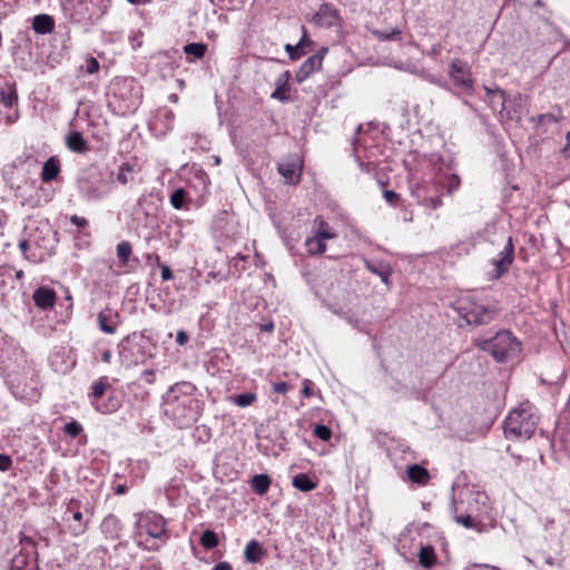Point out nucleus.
<instances>
[{
    "mask_svg": "<svg viewBox=\"0 0 570 570\" xmlns=\"http://www.w3.org/2000/svg\"><path fill=\"white\" fill-rule=\"evenodd\" d=\"M451 512L455 522L466 529L480 531L483 520L492 519L491 507L487 493L468 484L452 485Z\"/></svg>",
    "mask_w": 570,
    "mask_h": 570,
    "instance_id": "obj_1",
    "label": "nucleus"
},
{
    "mask_svg": "<svg viewBox=\"0 0 570 570\" xmlns=\"http://www.w3.org/2000/svg\"><path fill=\"white\" fill-rule=\"evenodd\" d=\"M108 105L117 115L126 116L136 111L142 101V87L135 78H116L110 86Z\"/></svg>",
    "mask_w": 570,
    "mask_h": 570,
    "instance_id": "obj_2",
    "label": "nucleus"
},
{
    "mask_svg": "<svg viewBox=\"0 0 570 570\" xmlns=\"http://www.w3.org/2000/svg\"><path fill=\"white\" fill-rule=\"evenodd\" d=\"M538 422L534 406L530 402H523L504 420V435L510 440H528L534 433Z\"/></svg>",
    "mask_w": 570,
    "mask_h": 570,
    "instance_id": "obj_3",
    "label": "nucleus"
},
{
    "mask_svg": "<svg viewBox=\"0 0 570 570\" xmlns=\"http://www.w3.org/2000/svg\"><path fill=\"white\" fill-rule=\"evenodd\" d=\"M475 345L498 363L508 362L521 352V342L508 330L499 331L490 338H479Z\"/></svg>",
    "mask_w": 570,
    "mask_h": 570,
    "instance_id": "obj_4",
    "label": "nucleus"
},
{
    "mask_svg": "<svg viewBox=\"0 0 570 570\" xmlns=\"http://www.w3.org/2000/svg\"><path fill=\"white\" fill-rule=\"evenodd\" d=\"M112 176V173L107 175L96 167L87 168L78 178L79 193L87 200H100L111 193Z\"/></svg>",
    "mask_w": 570,
    "mask_h": 570,
    "instance_id": "obj_5",
    "label": "nucleus"
},
{
    "mask_svg": "<svg viewBox=\"0 0 570 570\" xmlns=\"http://www.w3.org/2000/svg\"><path fill=\"white\" fill-rule=\"evenodd\" d=\"M135 537L139 546L145 544V547L150 550L158 549V546L155 543L148 546L147 539H163L166 537L164 518L153 512L138 515Z\"/></svg>",
    "mask_w": 570,
    "mask_h": 570,
    "instance_id": "obj_6",
    "label": "nucleus"
},
{
    "mask_svg": "<svg viewBox=\"0 0 570 570\" xmlns=\"http://www.w3.org/2000/svg\"><path fill=\"white\" fill-rule=\"evenodd\" d=\"M449 77L453 86L463 92L472 94L474 91V79L466 62L453 59L449 66Z\"/></svg>",
    "mask_w": 570,
    "mask_h": 570,
    "instance_id": "obj_7",
    "label": "nucleus"
},
{
    "mask_svg": "<svg viewBox=\"0 0 570 570\" xmlns=\"http://www.w3.org/2000/svg\"><path fill=\"white\" fill-rule=\"evenodd\" d=\"M464 311L463 318L470 325H484L492 322L498 316V309L494 306L482 304H470V306H460Z\"/></svg>",
    "mask_w": 570,
    "mask_h": 570,
    "instance_id": "obj_8",
    "label": "nucleus"
},
{
    "mask_svg": "<svg viewBox=\"0 0 570 570\" xmlns=\"http://www.w3.org/2000/svg\"><path fill=\"white\" fill-rule=\"evenodd\" d=\"M312 21L318 27L328 29L341 26V16L332 3H323L320 6Z\"/></svg>",
    "mask_w": 570,
    "mask_h": 570,
    "instance_id": "obj_9",
    "label": "nucleus"
},
{
    "mask_svg": "<svg viewBox=\"0 0 570 570\" xmlns=\"http://www.w3.org/2000/svg\"><path fill=\"white\" fill-rule=\"evenodd\" d=\"M487 91V99L492 109H497L500 107V114L503 116V112H505V117L511 120H519L520 119V112L517 109L509 110L507 108V99H505V92L499 88L491 89L489 87H484Z\"/></svg>",
    "mask_w": 570,
    "mask_h": 570,
    "instance_id": "obj_10",
    "label": "nucleus"
},
{
    "mask_svg": "<svg viewBox=\"0 0 570 570\" xmlns=\"http://www.w3.org/2000/svg\"><path fill=\"white\" fill-rule=\"evenodd\" d=\"M119 357L126 366L138 365L144 362V354L140 346L132 343L129 337H125L118 345Z\"/></svg>",
    "mask_w": 570,
    "mask_h": 570,
    "instance_id": "obj_11",
    "label": "nucleus"
},
{
    "mask_svg": "<svg viewBox=\"0 0 570 570\" xmlns=\"http://www.w3.org/2000/svg\"><path fill=\"white\" fill-rule=\"evenodd\" d=\"M277 169L287 184L295 185L299 183L302 175V166L297 158H295L294 160H287L285 163L278 164Z\"/></svg>",
    "mask_w": 570,
    "mask_h": 570,
    "instance_id": "obj_12",
    "label": "nucleus"
},
{
    "mask_svg": "<svg viewBox=\"0 0 570 570\" xmlns=\"http://www.w3.org/2000/svg\"><path fill=\"white\" fill-rule=\"evenodd\" d=\"M365 268L372 274L379 276L381 281L389 287L390 276L392 275V267L387 262L384 261H371L363 258Z\"/></svg>",
    "mask_w": 570,
    "mask_h": 570,
    "instance_id": "obj_13",
    "label": "nucleus"
},
{
    "mask_svg": "<svg viewBox=\"0 0 570 570\" xmlns=\"http://www.w3.org/2000/svg\"><path fill=\"white\" fill-rule=\"evenodd\" d=\"M35 304L41 309H49L55 306L56 292L49 287H39L32 295Z\"/></svg>",
    "mask_w": 570,
    "mask_h": 570,
    "instance_id": "obj_14",
    "label": "nucleus"
},
{
    "mask_svg": "<svg viewBox=\"0 0 570 570\" xmlns=\"http://www.w3.org/2000/svg\"><path fill=\"white\" fill-rule=\"evenodd\" d=\"M0 104L6 108H12L18 104L17 85L12 81L0 83Z\"/></svg>",
    "mask_w": 570,
    "mask_h": 570,
    "instance_id": "obj_15",
    "label": "nucleus"
},
{
    "mask_svg": "<svg viewBox=\"0 0 570 570\" xmlns=\"http://www.w3.org/2000/svg\"><path fill=\"white\" fill-rule=\"evenodd\" d=\"M48 244L43 245L42 250L39 254L31 253L28 254V250L31 247V243L29 240H21L19 244V247L22 252V254L28 258L29 261L37 263L43 261L46 257L50 256L53 253L55 246L52 244V240H48Z\"/></svg>",
    "mask_w": 570,
    "mask_h": 570,
    "instance_id": "obj_16",
    "label": "nucleus"
},
{
    "mask_svg": "<svg viewBox=\"0 0 570 570\" xmlns=\"http://www.w3.org/2000/svg\"><path fill=\"white\" fill-rule=\"evenodd\" d=\"M61 171L60 159L57 156H51L42 166L41 180L43 183H50L59 176Z\"/></svg>",
    "mask_w": 570,
    "mask_h": 570,
    "instance_id": "obj_17",
    "label": "nucleus"
},
{
    "mask_svg": "<svg viewBox=\"0 0 570 570\" xmlns=\"http://www.w3.org/2000/svg\"><path fill=\"white\" fill-rule=\"evenodd\" d=\"M322 63H320V58L317 56L308 57L299 67L295 75V80L297 82L305 81L313 72L320 70Z\"/></svg>",
    "mask_w": 570,
    "mask_h": 570,
    "instance_id": "obj_18",
    "label": "nucleus"
},
{
    "mask_svg": "<svg viewBox=\"0 0 570 570\" xmlns=\"http://www.w3.org/2000/svg\"><path fill=\"white\" fill-rule=\"evenodd\" d=\"M291 78V72L289 71H285L283 72L282 75H279L276 79V88L275 90L272 92L271 97L273 99H277L279 101H288L289 100V96H288V91H289V83H288V80Z\"/></svg>",
    "mask_w": 570,
    "mask_h": 570,
    "instance_id": "obj_19",
    "label": "nucleus"
},
{
    "mask_svg": "<svg viewBox=\"0 0 570 570\" xmlns=\"http://www.w3.org/2000/svg\"><path fill=\"white\" fill-rule=\"evenodd\" d=\"M32 29L38 35L51 33L55 29V19L46 13H40L32 19Z\"/></svg>",
    "mask_w": 570,
    "mask_h": 570,
    "instance_id": "obj_20",
    "label": "nucleus"
},
{
    "mask_svg": "<svg viewBox=\"0 0 570 570\" xmlns=\"http://www.w3.org/2000/svg\"><path fill=\"white\" fill-rule=\"evenodd\" d=\"M67 147L78 154H85L89 150L88 142L79 131H71L66 137Z\"/></svg>",
    "mask_w": 570,
    "mask_h": 570,
    "instance_id": "obj_21",
    "label": "nucleus"
},
{
    "mask_svg": "<svg viewBox=\"0 0 570 570\" xmlns=\"http://www.w3.org/2000/svg\"><path fill=\"white\" fill-rule=\"evenodd\" d=\"M407 478L411 482L419 485H426L430 481V472L419 464H412L407 466Z\"/></svg>",
    "mask_w": 570,
    "mask_h": 570,
    "instance_id": "obj_22",
    "label": "nucleus"
},
{
    "mask_svg": "<svg viewBox=\"0 0 570 570\" xmlns=\"http://www.w3.org/2000/svg\"><path fill=\"white\" fill-rule=\"evenodd\" d=\"M163 204L164 199L159 194L150 193L140 199L139 207L142 214H151V212L159 210Z\"/></svg>",
    "mask_w": 570,
    "mask_h": 570,
    "instance_id": "obj_23",
    "label": "nucleus"
},
{
    "mask_svg": "<svg viewBox=\"0 0 570 570\" xmlns=\"http://www.w3.org/2000/svg\"><path fill=\"white\" fill-rule=\"evenodd\" d=\"M184 53L188 62H194L197 59H203L207 52V45L203 42H190L184 46Z\"/></svg>",
    "mask_w": 570,
    "mask_h": 570,
    "instance_id": "obj_24",
    "label": "nucleus"
},
{
    "mask_svg": "<svg viewBox=\"0 0 570 570\" xmlns=\"http://www.w3.org/2000/svg\"><path fill=\"white\" fill-rule=\"evenodd\" d=\"M108 390H111V385L107 383L106 377H101L94 382L91 386V393L88 395L90 404L94 406L95 401L100 402L104 400V396Z\"/></svg>",
    "mask_w": 570,
    "mask_h": 570,
    "instance_id": "obj_25",
    "label": "nucleus"
},
{
    "mask_svg": "<svg viewBox=\"0 0 570 570\" xmlns=\"http://www.w3.org/2000/svg\"><path fill=\"white\" fill-rule=\"evenodd\" d=\"M101 530L107 537H109L111 539L118 538L119 532L121 530V524H120L119 519L112 514L107 515L102 520Z\"/></svg>",
    "mask_w": 570,
    "mask_h": 570,
    "instance_id": "obj_26",
    "label": "nucleus"
},
{
    "mask_svg": "<svg viewBox=\"0 0 570 570\" xmlns=\"http://www.w3.org/2000/svg\"><path fill=\"white\" fill-rule=\"evenodd\" d=\"M116 317L117 315H112L110 311L100 312L97 316L99 328L106 334H115L117 330Z\"/></svg>",
    "mask_w": 570,
    "mask_h": 570,
    "instance_id": "obj_27",
    "label": "nucleus"
},
{
    "mask_svg": "<svg viewBox=\"0 0 570 570\" xmlns=\"http://www.w3.org/2000/svg\"><path fill=\"white\" fill-rule=\"evenodd\" d=\"M264 554L263 548L257 540H250L245 548V559L249 563H257Z\"/></svg>",
    "mask_w": 570,
    "mask_h": 570,
    "instance_id": "obj_28",
    "label": "nucleus"
},
{
    "mask_svg": "<svg viewBox=\"0 0 570 570\" xmlns=\"http://www.w3.org/2000/svg\"><path fill=\"white\" fill-rule=\"evenodd\" d=\"M417 558L419 563L425 569H431L436 563V554L434 548L431 546H422Z\"/></svg>",
    "mask_w": 570,
    "mask_h": 570,
    "instance_id": "obj_29",
    "label": "nucleus"
},
{
    "mask_svg": "<svg viewBox=\"0 0 570 570\" xmlns=\"http://www.w3.org/2000/svg\"><path fill=\"white\" fill-rule=\"evenodd\" d=\"M189 197L187 191L183 188L176 189L170 196V204L175 209L178 210H189Z\"/></svg>",
    "mask_w": 570,
    "mask_h": 570,
    "instance_id": "obj_30",
    "label": "nucleus"
},
{
    "mask_svg": "<svg viewBox=\"0 0 570 570\" xmlns=\"http://www.w3.org/2000/svg\"><path fill=\"white\" fill-rule=\"evenodd\" d=\"M250 484L255 493L264 495L271 487V478L267 474H256L253 476Z\"/></svg>",
    "mask_w": 570,
    "mask_h": 570,
    "instance_id": "obj_31",
    "label": "nucleus"
},
{
    "mask_svg": "<svg viewBox=\"0 0 570 570\" xmlns=\"http://www.w3.org/2000/svg\"><path fill=\"white\" fill-rule=\"evenodd\" d=\"M325 239L317 237L316 235L309 237L305 242L306 250L309 255H320L326 250Z\"/></svg>",
    "mask_w": 570,
    "mask_h": 570,
    "instance_id": "obj_32",
    "label": "nucleus"
},
{
    "mask_svg": "<svg viewBox=\"0 0 570 570\" xmlns=\"http://www.w3.org/2000/svg\"><path fill=\"white\" fill-rule=\"evenodd\" d=\"M120 403L114 396H109L107 401L101 400L100 402H94V407L101 414H110L118 410Z\"/></svg>",
    "mask_w": 570,
    "mask_h": 570,
    "instance_id": "obj_33",
    "label": "nucleus"
},
{
    "mask_svg": "<svg viewBox=\"0 0 570 570\" xmlns=\"http://www.w3.org/2000/svg\"><path fill=\"white\" fill-rule=\"evenodd\" d=\"M293 487L303 492H308L316 488V483L307 474L299 473L293 478Z\"/></svg>",
    "mask_w": 570,
    "mask_h": 570,
    "instance_id": "obj_34",
    "label": "nucleus"
},
{
    "mask_svg": "<svg viewBox=\"0 0 570 570\" xmlns=\"http://www.w3.org/2000/svg\"><path fill=\"white\" fill-rule=\"evenodd\" d=\"M117 258L122 266H127L131 259L132 246L129 242L124 240L117 245Z\"/></svg>",
    "mask_w": 570,
    "mask_h": 570,
    "instance_id": "obj_35",
    "label": "nucleus"
},
{
    "mask_svg": "<svg viewBox=\"0 0 570 570\" xmlns=\"http://www.w3.org/2000/svg\"><path fill=\"white\" fill-rule=\"evenodd\" d=\"M441 184L448 190L449 194H452L459 189L461 185V178L455 173L444 174Z\"/></svg>",
    "mask_w": 570,
    "mask_h": 570,
    "instance_id": "obj_36",
    "label": "nucleus"
},
{
    "mask_svg": "<svg viewBox=\"0 0 570 570\" xmlns=\"http://www.w3.org/2000/svg\"><path fill=\"white\" fill-rule=\"evenodd\" d=\"M519 187L517 185H512L504 190L503 194V203L509 206V209H513L518 205V198H520Z\"/></svg>",
    "mask_w": 570,
    "mask_h": 570,
    "instance_id": "obj_37",
    "label": "nucleus"
},
{
    "mask_svg": "<svg viewBox=\"0 0 570 570\" xmlns=\"http://www.w3.org/2000/svg\"><path fill=\"white\" fill-rule=\"evenodd\" d=\"M371 33L380 41H395L401 40L402 31L394 28L391 31L372 30Z\"/></svg>",
    "mask_w": 570,
    "mask_h": 570,
    "instance_id": "obj_38",
    "label": "nucleus"
},
{
    "mask_svg": "<svg viewBox=\"0 0 570 570\" xmlns=\"http://www.w3.org/2000/svg\"><path fill=\"white\" fill-rule=\"evenodd\" d=\"M135 171L134 165L129 161L122 163L119 167L117 174V180L121 185H126L128 181L132 179V174Z\"/></svg>",
    "mask_w": 570,
    "mask_h": 570,
    "instance_id": "obj_39",
    "label": "nucleus"
},
{
    "mask_svg": "<svg viewBox=\"0 0 570 570\" xmlns=\"http://www.w3.org/2000/svg\"><path fill=\"white\" fill-rule=\"evenodd\" d=\"M256 400L257 395L252 392L230 396V401L238 407H247L252 405Z\"/></svg>",
    "mask_w": 570,
    "mask_h": 570,
    "instance_id": "obj_40",
    "label": "nucleus"
},
{
    "mask_svg": "<svg viewBox=\"0 0 570 570\" xmlns=\"http://www.w3.org/2000/svg\"><path fill=\"white\" fill-rule=\"evenodd\" d=\"M497 259H502L505 264L511 265L513 263L514 258V245L512 237H509L507 240V244L504 245L503 249L495 257Z\"/></svg>",
    "mask_w": 570,
    "mask_h": 570,
    "instance_id": "obj_41",
    "label": "nucleus"
},
{
    "mask_svg": "<svg viewBox=\"0 0 570 570\" xmlns=\"http://www.w3.org/2000/svg\"><path fill=\"white\" fill-rule=\"evenodd\" d=\"M316 223L317 227L314 235H316L317 237L327 240L333 239L337 236L328 224L324 223L323 220H316Z\"/></svg>",
    "mask_w": 570,
    "mask_h": 570,
    "instance_id": "obj_42",
    "label": "nucleus"
},
{
    "mask_svg": "<svg viewBox=\"0 0 570 570\" xmlns=\"http://www.w3.org/2000/svg\"><path fill=\"white\" fill-rule=\"evenodd\" d=\"M334 314L342 316L350 325L358 331H364L365 324L360 318L355 317L350 312H344L342 309H333Z\"/></svg>",
    "mask_w": 570,
    "mask_h": 570,
    "instance_id": "obj_43",
    "label": "nucleus"
},
{
    "mask_svg": "<svg viewBox=\"0 0 570 570\" xmlns=\"http://www.w3.org/2000/svg\"><path fill=\"white\" fill-rule=\"evenodd\" d=\"M200 544L205 549H214L218 546V537L213 530H205L200 535Z\"/></svg>",
    "mask_w": 570,
    "mask_h": 570,
    "instance_id": "obj_44",
    "label": "nucleus"
},
{
    "mask_svg": "<svg viewBox=\"0 0 570 570\" xmlns=\"http://www.w3.org/2000/svg\"><path fill=\"white\" fill-rule=\"evenodd\" d=\"M491 265L494 267L490 274L492 279L500 278L504 273L508 272L511 265L505 264L502 259H497L495 257L491 261Z\"/></svg>",
    "mask_w": 570,
    "mask_h": 570,
    "instance_id": "obj_45",
    "label": "nucleus"
},
{
    "mask_svg": "<svg viewBox=\"0 0 570 570\" xmlns=\"http://www.w3.org/2000/svg\"><path fill=\"white\" fill-rule=\"evenodd\" d=\"M194 389H195V386L191 383L180 382V383H176L175 385L170 386L168 394L169 395L173 394V395H175V397H177V395L179 393L190 394L194 391Z\"/></svg>",
    "mask_w": 570,
    "mask_h": 570,
    "instance_id": "obj_46",
    "label": "nucleus"
},
{
    "mask_svg": "<svg viewBox=\"0 0 570 570\" xmlns=\"http://www.w3.org/2000/svg\"><path fill=\"white\" fill-rule=\"evenodd\" d=\"M91 0H78L76 4V11L72 13L73 21L81 22L86 19L85 12H78V9H85L88 11Z\"/></svg>",
    "mask_w": 570,
    "mask_h": 570,
    "instance_id": "obj_47",
    "label": "nucleus"
},
{
    "mask_svg": "<svg viewBox=\"0 0 570 570\" xmlns=\"http://www.w3.org/2000/svg\"><path fill=\"white\" fill-rule=\"evenodd\" d=\"M63 431L66 434L73 439L82 432V425L76 420H71L65 425Z\"/></svg>",
    "mask_w": 570,
    "mask_h": 570,
    "instance_id": "obj_48",
    "label": "nucleus"
},
{
    "mask_svg": "<svg viewBox=\"0 0 570 570\" xmlns=\"http://www.w3.org/2000/svg\"><path fill=\"white\" fill-rule=\"evenodd\" d=\"M314 435L322 441H328L332 438V431L324 424H317L314 428Z\"/></svg>",
    "mask_w": 570,
    "mask_h": 570,
    "instance_id": "obj_49",
    "label": "nucleus"
},
{
    "mask_svg": "<svg viewBox=\"0 0 570 570\" xmlns=\"http://www.w3.org/2000/svg\"><path fill=\"white\" fill-rule=\"evenodd\" d=\"M285 50L288 53L291 60H297L306 52L305 50H303L301 48V46H298V45L293 46L289 43H287L285 46Z\"/></svg>",
    "mask_w": 570,
    "mask_h": 570,
    "instance_id": "obj_50",
    "label": "nucleus"
},
{
    "mask_svg": "<svg viewBox=\"0 0 570 570\" xmlns=\"http://www.w3.org/2000/svg\"><path fill=\"white\" fill-rule=\"evenodd\" d=\"M560 110L558 111V115H554L553 112L542 114L538 116V122L539 125H546L551 122H557L560 118Z\"/></svg>",
    "mask_w": 570,
    "mask_h": 570,
    "instance_id": "obj_51",
    "label": "nucleus"
},
{
    "mask_svg": "<svg viewBox=\"0 0 570 570\" xmlns=\"http://www.w3.org/2000/svg\"><path fill=\"white\" fill-rule=\"evenodd\" d=\"M99 67L100 66H99L98 60L96 58H94V57H90L87 60V62H86V71H87V73L92 75V73L97 72L99 70Z\"/></svg>",
    "mask_w": 570,
    "mask_h": 570,
    "instance_id": "obj_52",
    "label": "nucleus"
},
{
    "mask_svg": "<svg viewBox=\"0 0 570 570\" xmlns=\"http://www.w3.org/2000/svg\"><path fill=\"white\" fill-rule=\"evenodd\" d=\"M11 465H12V459L7 454L0 453V471L6 472V471L10 470Z\"/></svg>",
    "mask_w": 570,
    "mask_h": 570,
    "instance_id": "obj_53",
    "label": "nucleus"
},
{
    "mask_svg": "<svg viewBox=\"0 0 570 570\" xmlns=\"http://www.w3.org/2000/svg\"><path fill=\"white\" fill-rule=\"evenodd\" d=\"M383 196L384 199L391 205H396L400 199V195L393 190H384Z\"/></svg>",
    "mask_w": 570,
    "mask_h": 570,
    "instance_id": "obj_54",
    "label": "nucleus"
},
{
    "mask_svg": "<svg viewBox=\"0 0 570 570\" xmlns=\"http://www.w3.org/2000/svg\"><path fill=\"white\" fill-rule=\"evenodd\" d=\"M289 384L286 382H278L273 385V390L279 394H286L289 391Z\"/></svg>",
    "mask_w": 570,
    "mask_h": 570,
    "instance_id": "obj_55",
    "label": "nucleus"
},
{
    "mask_svg": "<svg viewBox=\"0 0 570 570\" xmlns=\"http://www.w3.org/2000/svg\"><path fill=\"white\" fill-rule=\"evenodd\" d=\"M26 566V560L23 556H18L13 558L12 560V568L17 570H22V568Z\"/></svg>",
    "mask_w": 570,
    "mask_h": 570,
    "instance_id": "obj_56",
    "label": "nucleus"
},
{
    "mask_svg": "<svg viewBox=\"0 0 570 570\" xmlns=\"http://www.w3.org/2000/svg\"><path fill=\"white\" fill-rule=\"evenodd\" d=\"M189 340L188 334L185 331H178L176 334V342L178 345H185Z\"/></svg>",
    "mask_w": 570,
    "mask_h": 570,
    "instance_id": "obj_57",
    "label": "nucleus"
},
{
    "mask_svg": "<svg viewBox=\"0 0 570 570\" xmlns=\"http://www.w3.org/2000/svg\"><path fill=\"white\" fill-rule=\"evenodd\" d=\"M303 31H304L303 37H302L301 41L297 45L301 46V48L303 50H305L306 47H311L313 45V41L307 37L304 27H303Z\"/></svg>",
    "mask_w": 570,
    "mask_h": 570,
    "instance_id": "obj_58",
    "label": "nucleus"
},
{
    "mask_svg": "<svg viewBox=\"0 0 570 570\" xmlns=\"http://www.w3.org/2000/svg\"><path fill=\"white\" fill-rule=\"evenodd\" d=\"M173 278V272L167 265L161 266V279L163 281H169Z\"/></svg>",
    "mask_w": 570,
    "mask_h": 570,
    "instance_id": "obj_59",
    "label": "nucleus"
},
{
    "mask_svg": "<svg viewBox=\"0 0 570 570\" xmlns=\"http://www.w3.org/2000/svg\"><path fill=\"white\" fill-rule=\"evenodd\" d=\"M71 222L78 227L86 226L88 223L85 216H71Z\"/></svg>",
    "mask_w": 570,
    "mask_h": 570,
    "instance_id": "obj_60",
    "label": "nucleus"
},
{
    "mask_svg": "<svg viewBox=\"0 0 570 570\" xmlns=\"http://www.w3.org/2000/svg\"><path fill=\"white\" fill-rule=\"evenodd\" d=\"M21 543H22L24 550H28V549L33 550L36 548V543L31 538H27V537L23 538L21 540Z\"/></svg>",
    "mask_w": 570,
    "mask_h": 570,
    "instance_id": "obj_61",
    "label": "nucleus"
},
{
    "mask_svg": "<svg viewBox=\"0 0 570 570\" xmlns=\"http://www.w3.org/2000/svg\"><path fill=\"white\" fill-rule=\"evenodd\" d=\"M213 570H233L232 564L227 561L218 562Z\"/></svg>",
    "mask_w": 570,
    "mask_h": 570,
    "instance_id": "obj_62",
    "label": "nucleus"
},
{
    "mask_svg": "<svg viewBox=\"0 0 570 570\" xmlns=\"http://www.w3.org/2000/svg\"><path fill=\"white\" fill-rule=\"evenodd\" d=\"M311 381L309 380H305L304 381V387L302 390V393L305 397H309L312 395V391H311Z\"/></svg>",
    "mask_w": 570,
    "mask_h": 570,
    "instance_id": "obj_63",
    "label": "nucleus"
},
{
    "mask_svg": "<svg viewBox=\"0 0 570 570\" xmlns=\"http://www.w3.org/2000/svg\"><path fill=\"white\" fill-rule=\"evenodd\" d=\"M566 157H570V131L567 135V146L563 149Z\"/></svg>",
    "mask_w": 570,
    "mask_h": 570,
    "instance_id": "obj_64",
    "label": "nucleus"
}]
</instances>
